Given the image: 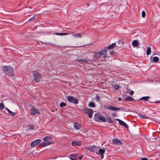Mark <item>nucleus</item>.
Returning a JSON list of instances; mask_svg holds the SVG:
<instances>
[{
	"label": "nucleus",
	"mask_w": 160,
	"mask_h": 160,
	"mask_svg": "<svg viewBox=\"0 0 160 160\" xmlns=\"http://www.w3.org/2000/svg\"><path fill=\"white\" fill-rule=\"evenodd\" d=\"M142 16L143 17H145V15H146V13H145V12L144 11H143L142 12Z\"/></svg>",
	"instance_id": "37"
},
{
	"label": "nucleus",
	"mask_w": 160,
	"mask_h": 160,
	"mask_svg": "<svg viewBox=\"0 0 160 160\" xmlns=\"http://www.w3.org/2000/svg\"><path fill=\"white\" fill-rule=\"evenodd\" d=\"M110 54H111V55H112V54H113V53H112V52H111V51H110Z\"/></svg>",
	"instance_id": "46"
},
{
	"label": "nucleus",
	"mask_w": 160,
	"mask_h": 160,
	"mask_svg": "<svg viewBox=\"0 0 160 160\" xmlns=\"http://www.w3.org/2000/svg\"><path fill=\"white\" fill-rule=\"evenodd\" d=\"M95 148V146H92V147H90L89 149H91L92 150H93V151H94L93 150Z\"/></svg>",
	"instance_id": "38"
},
{
	"label": "nucleus",
	"mask_w": 160,
	"mask_h": 160,
	"mask_svg": "<svg viewBox=\"0 0 160 160\" xmlns=\"http://www.w3.org/2000/svg\"><path fill=\"white\" fill-rule=\"evenodd\" d=\"M5 109L7 110L8 112V114L10 116H15L16 114V113L14 112H12L10 110H9L8 108H5Z\"/></svg>",
	"instance_id": "15"
},
{
	"label": "nucleus",
	"mask_w": 160,
	"mask_h": 160,
	"mask_svg": "<svg viewBox=\"0 0 160 160\" xmlns=\"http://www.w3.org/2000/svg\"><path fill=\"white\" fill-rule=\"evenodd\" d=\"M71 156L72 157L77 158L78 157V155L77 154H71Z\"/></svg>",
	"instance_id": "34"
},
{
	"label": "nucleus",
	"mask_w": 160,
	"mask_h": 160,
	"mask_svg": "<svg viewBox=\"0 0 160 160\" xmlns=\"http://www.w3.org/2000/svg\"><path fill=\"white\" fill-rule=\"evenodd\" d=\"M82 144V142L79 141H73L72 142L71 145L72 146L75 145H77L78 146H81Z\"/></svg>",
	"instance_id": "12"
},
{
	"label": "nucleus",
	"mask_w": 160,
	"mask_h": 160,
	"mask_svg": "<svg viewBox=\"0 0 160 160\" xmlns=\"http://www.w3.org/2000/svg\"><path fill=\"white\" fill-rule=\"evenodd\" d=\"M0 108L2 110L4 109V105L3 102L0 103Z\"/></svg>",
	"instance_id": "31"
},
{
	"label": "nucleus",
	"mask_w": 160,
	"mask_h": 160,
	"mask_svg": "<svg viewBox=\"0 0 160 160\" xmlns=\"http://www.w3.org/2000/svg\"><path fill=\"white\" fill-rule=\"evenodd\" d=\"M52 137L50 136H47L45 137L43 140L44 141H47L48 140H52Z\"/></svg>",
	"instance_id": "21"
},
{
	"label": "nucleus",
	"mask_w": 160,
	"mask_h": 160,
	"mask_svg": "<svg viewBox=\"0 0 160 160\" xmlns=\"http://www.w3.org/2000/svg\"><path fill=\"white\" fill-rule=\"evenodd\" d=\"M88 106L89 107H94L95 106L94 103L93 102H91L89 103L88 104Z\"/></svg>",
	"instance_id": "28"
},
{
	"label": "nucleus",
	"mask_w": 160,
	"mask_h": 160,
	"mask_svg": "<svg viewBox=\"0 0 160 160\" xmlns=\"http://www.w3.org/2000/svg\"><path fill=\"white\" fill-rule=\"evenodd\" d=\"M154 102V103H160V101H155Z\"/></svg>",
	"instance_id": "44"
},
{
	"label": "nucleus",
	"mask_w": 160,
	"mask_h": 160,
	"mask_svg": "<svg viewBox=\"0 0 160 160\" xmlns=\"http://www.w3.org/2000/svg\"><path fill=\"white\" fill-rule=\"evenodd\" d=\"M116 120L119 122V123L120 125L124 126L126 128H128V126L125 122L122 120L118 119H117Z\"/></svg>",
	"instance_id": "14"
},
{
	"label": "nucleus",
	"mask_w": 160,
	"mask_h": 160,
	"mask_svg": "<svg viewBox=\"0 0 160 160\" xmlns=\"http://www.w3.org/2000/svg\"><path fill=\"white\" fill-rule=\"evenodd\" d=\"M76 60L79 62L82 63H87L88 62L87 60L80 59H77Z\"/></svg>",
	"instance_id": "20"
},
{
	"label": "nucleus",
	"mask_w": 160,
	"mask_h": 160,
	"mask_svg": "<svg viewBox=\"0 0 160 160\" xmlns=\"http://www.w3.org/2000/svg\"><path fill=\"white\" fill-rule=\"evenodd\" d=\"M134 94V92L133 91H131L130 93V95H132Z\"/></svg>",
	"instance_id": "39"
},
{
	"label": "nucleus",
	"mask_w": 160,
	"mask_h": 160,
	"mask_svg": "<svg viewBox=\"0 0 160 160\" xmlns=\"http://www.w3.org/2000/svg\"><path fill=\"white\" fill-rule=\"evenodd\" d=\"M82 156H82H82H81L80 157L78 158H79V159H80V160L82 159Z\"/></svg>",
	"instance_id": "43"
},
{
	"label": "nucleus",
	"mask_w": 160,
	"mask_h": 160,
	"mask_svg": "<svg viewBox=\"0 0 160 160\" xmlns=\"http://www.w3.org/2000/svg\"><path fill=\"white\" fill-rule=\"evenodd\" d=\"M67 33H56V34L57 35H65L67 34Z\"/></svg>",
	"instance_id": "35"
},
{
	"label": "nucleus",
	"mask_w": 160,
	"mask_h": 160,
	"mask_svg": "<svg viewBox=\"0 0 160 160\" xmlns=\"http://www.w3.org/2000/svg\"><path fill=\"white\" fill-rule=\"evenodd\" d=\"M2 70L4 73L8 76H12L14 75L13 69L9 66H4L2 67Z\"/></svg>",
	"instance_id": "2"
},
{
	"label": "nucleus",
	"mask_w": 160,
	"mask_h": 160,
	"mask_svg": "<svg viewBox=\"0 0 160 160\" xmlns=\"http://www.w3.org/2000/svg\"><path fill=\"white\" fill-rule=\"evenodd\" d=\"M139 116L141 118H147V119L149 118L148 117H147L146 116H143L141 114L139 115Z\"/></svg>",
	"instance_id": "32"
},
{
	"label": "nucleus",
	"mask_w": 160,
	"mask_h": 160,
	"mask_svg": "<svg viewBox=\"0 0 160 160\" xmlns=\"http://www.w3.org/2000/svg\"><path fill=\"white\" fill-rule=\"evenodd\" d=\"M73 125L74 128L77 130L80 129L81 127V125L79 122H77L74 123Z\"/></svg>",
	"instance_id": "13"
},
{
	"label": "nucleus",
	"mask_w": 160,
	"mask_h": 160,
	"mask_svg": "<svg viewBox=\"0 0 160 160\" xmlns=\"http://www.w3.org/2000/svg\"><path fill=\"white\" fill-rule=\"evenodd\" d=\"M112 116L113 117H116L117 116V115L115 113H113L112 114Z\"/></svg>",
	"instance_id": "40"
},
{
	"label": "nucleus",
	"mask_w": 160,
	"mask_h": 160,
	"mask_svg": "<svg viewBox=\"0 0 160 160\" xmlns=\"http://www.w3.org/2000/svg\"><path fill=\"white\" fill-rule=\"evenodd\" d=\"M30 113L32 115H34L37 113H40L34 107H32L30 109Z\"/></svg>",
	"instance_id": "7"
},
{
	"label": "nucleus",
	"mask_w": 160,
	"mask_h": 160,
	"mask_svg": "<svg viewBox=\"0 0 160 160\" xmlns=\"http://www.w3.org/2000/svg\"><path fill=\"white\" fill-rule=\"evenodd\" d=\"M28 129H30L31 130H33L34 129V126L32 124H29L28 125Z\"/></svg>",
	"instance_id": "26"
},
{
	"label": "nucleus",
	"mask_w": 160,
	"mask_h": 160,
	"mask_svg": "<svg viewBox=\"0 0 160 160\" xmlns=\"http://www.w3.org/2000/svg\"><path fill=\"white\" fill-rule=\"evenodd\" d=\"M41 140L40 139H38L32 142L31 143V147H34L36 145H37L38 144H39L41 142Z\"/></svg>",
	"instance_id": "9"
},
{
	"label": "nucleus",
	"mask_w": 160,
	"mask_h": 160,
	"mask_svg": "<svg viewBox=\"0 0 160 160\" xmlns=\"http://www.w3.org/2000/svg\"><path fill=\"white\" fill-rule=\"evenodd\" d=\"M159 60V58L158 57H152L151 56L150 58V61L152 63H156Z\"/></svg>",
	"instance_id": "11"
},
{
	"label": "nucleus",
	"mask_w": 160,
	"mask_h": 160,
	"mask_svg": "<svg viewBox=\"0 0 160 160\" xmlns=\"http://www.w3.org/2000/svg\"><path fill=\"white\" fill-rule=\"evenodd\" d=\"M52 143L49 142H45L43 143H41L40 145L41 146H45L51 144Z\"/></svg>",
	"instance_id": "16"
},
{
	"label": "nucleus",
	"mask_w": 160,
	"mask_h": 160,
	"mask_svg": "<svg viewBox=\"0 0 160 160\" xmlns=\"http://www.w3.org/2000/svg\"><path fill=\"white\" fill-rule=\"evenodd\" d=\"M121 100V98L120 97H118V100L119 101H120Z\"/></svg>",
	"instance_id": "42"
},
{
	"label": "nucleus",
	"mask_w": 160,
	"mask_h": 160,
	"mask_svg": "<svg viewBox=\"0 0 160 160\" xmlns=\"http://www.w3.org/2000/svg\"><path fill=\"white\" fill-rule=\"evenodd\" d=\"M104 108L109 110L114 111H119L120 110V108L115 107L112 106H104Z\"/></svg>",
	"instance_id": "6"
},
{
	"label": "nucleus",
	"mask_w": 160,
	"mask_h": 160,
	"mask_svg": "<svg viewBox=\"0 0 160 160\" xmlns=\"http://www.w3.org/2000/svg\"><path fill=\"white\" fill-rule=\"evenodd\" d=\"M107 121L109 123H111L114 122L112 120V119L109 117L107 118Z\"/></svg>",
	"instance_id": "27"
},
{
	"label": "nucleus",
	"mask_w": 160,
	"mask_h": 160,
	"mask_svg": "<svg viewBox=\"0 0 160 160\" xmlns=\"http://www.w3.org/2000/svg\"><path fill=\"white\" fill-rule=\"evenodd\" d=\"M119 86L117 84L114 85V88L116 89H118L119 88Z\"/></svg>",
	"instance_id": "33"
},
{
	"label": "nucleus",
	"mask_w": 160,
	"mask_h": 160,
	"mask_svg": "<svg viewBox=\"0 0 160 160\" xmlns=\"http://www.w3.org/2000/svg\"><path fill=\"white\" fill-rule=\"evenodd\" d=\"M138 42L137 40H134L132 42V45L134 47H137Z\"/></svg>",
	"instance_id": "17"
},
{
	"label": "nucleus",
	"mask_w": 160,
	"mask_h": 160,
	"mask_svg": "<svg viewBox=\"0 0 160 160\" xmlns=\"http://www.w3.org/2000/svg\"><path fill=\"white\" fill-rule=\"evenodd\" d=\"M101 155V158L102 159H103V157H104L103 154H102Z\"/></svg>",
	"instance_id": "45"
},
{
	"label": "nucleus",
	"mask_w": 160,
	"mask_h": 160,
	"mask_svg": "<svg viewBox=\"0 0 160 160\" xmlns=\"http://www.w3.org/2000/svg\"><path fill=\"white\" fill-rule=\"evenodd\" d=\"M151 52V48L150 47H148L147 50L146 54L147 55H149Z\"/></svg>",
	"instance_id": "25"
},
{
	"label": "nucleus",
	"mask_w": 160,
	"mask_h": 160,
	"mask_svg": "<svg viewBox=\"0 0 160 160\" xmlns=\"http://www.w3.org/2000/svg\"><path fill=\"white\" fill-rule=\"evenodd\" d=\"M73 36L75 37L78 38H81L82 37V36L81 34H73Z\"/></svg>",
	"instance_id": "29"
},
{
	"label": "nucleus",
	"mask_w": 160,
	"mask_h": 160,
	"mask_svg": "<svg viewBox=\"0 0 160 160\" xmlns=\"http://www.w3.org/2000/svg\"><path fill=\"white\" fill-rule=\"evenodd\" d=\"M150 98V97L149 96L143 97L140 98L139 99V100H144L146 101H147Z\"/></svg>",
	"instance_id": "22"
},
{
	"label": "nucleus",
	"mask_w": 160,
	"mask_h": 160,
	"mask_svg": "<svg viewBox=\"0 0 160 160\" xmlns=\"http://www.w3.org/2000/svg\"><path fill=\"white\" fill-rule=\"evenodd\" d=\"M115 45H116L115 44V43H113L112 44H111L110 45H109L108 46V49H112L114 47H115Z\"/></svg>",
	"instance_id": "24"
},
{
	"label": "nucleus",
	"mask_w": 160,
	"mask_h": 160,
	"mask_svg": "<svg viewBox=\"0 0 160 160\" xmlns=\"http://www.w3.org/2000/svg\"><path fill=\"white\" fill-rule=\"evenodd\" d=\"M48 43V42H46V43H44L47 44Z\"/></svg>",
	"instance_id": "48"
},
{
	"label": "nucleus",
	"mask_w": 160,
	"mask_h": 160,
	"mask_svg": "<svg viewBox=\"0 0 160 160\" xmlns=\"http://www.w3.org/2000/svg\"><path fill=\"white\" fill-rule=\"evenodd\" d=\"M66 106V104L63 102H62L60 104V106L61 108H62L63 107Z\"/></svg>",
	"instance_id": "30"
},
{
	"label": "nucleus",
	"mask_w": 160,
	"mask_h": 160,
	"mask_svg": "<svg viewBox=\"0 0 160 160\" xmlns=\"http://www.w3.org/2000/svg\"><path fill=\"white\" fill-rule=\"evenodd\" d=\"M34 80L35 82H39L42 78L41 75L39 73L34 72L33 73Z\"/></svg>",
	"instance_id": "3"
},
{
	"label": "nucleus",
	"mask_w": 160,
	"mask_h": 160,
	"mask_svg": "<svg viewBox=\"0 0 160 160\" xmlns=\"http://www.w3.org/2000/svg\"><path fill=\"white\" fill-rule=\"evenodd\" d=\"M84 112L85 113L88 114L89 118H92V114L93 113V111L92 110L84 108Z\"/></svg>",
	"instance_id": "8"
},
{
	"label": "nucleus",
	"mask_w": 160,
	"mask_h": 160,
	"mask_svg": "<svg viewBox=\"0 0 160 160\" xmlns=\"http://www.w3.org/2000/svg\"><path fill=\"white\" fill-rule=\"evenodd\" d=\"M125 100L126 101H132L134 100V99L132 97L128 96L125 98Z\"/></svg>",
	"instance_id": "18"
},
{
	"label": "nucleus",
	"mask_w": 160,
	"mask_h": 160,
	"mask_svg": "<svg viewBox=\"0 0 160 160\" xmlns=\"http://www.w3.org/2000/svg\"><path fill=\"white\" fill-rule=\"evenodd\" d=\"M105 152V150L104 149H102L101 148H100L99 149L98 154L100 155L103 154ZM97 153H98L97 152H96Z\"/></svg>",
	"instance_id": "19"
},
{
	"label": "nucleus",
	"mask_w": 160,
	"mask_h": 160,
	"mask_svg": "<svg viewBox=\"0 0 160 160\" xmlns=\"http://www.w3.org/2000/svg\"><path fill=\"white\" fill-rule=\"evenodd\" d=\"M95 99L97 101H100V98L97 95L96 98H95Z\"/></svg>",
	"instance_id": "36"
},
{
	"label": "nucleus",
	"mask_w": 160,
	"mask_h": 160,
	"mask_svg": "<svg viewBox=\"0 0 160 160\" xmlns=\"http://www.w3.org/2000/svg\"><path fill=\"white\" fill-rule=\"evenodd\" d=\"M107 49H105L104 50H102L98 52H94L93 57V61L96 62L102 57L103 58H106L107 55Z\"/></svg>",
	"instance_id": "1"
},
{
	"label": "nucleus",
	"mask_w": 160,
	"mask_h": 160,
	"mask_svg": "<svg viewBox=\"0 0 160 160\" xmlns=\"http://www.w3.org/2000/svg\"><path fill=\"white\" fill-rule=\"evenodd\" d=\"M112 143L116 145H120L122 144V142L119 140L114 139L112 140Z\"/></svg>",
	"instance_id": "10"
},
{
	"label": "nucleus",
	"mask_w": 160,
	"mask_h": 160,
	"mask_svg": "<svg viewBox=\"0 0 160 160\" xmlns=\"http://www.w3.org/2000/svg\"><path fill=\"white\" fill-rule=\"evenodd\" d=\"M142 160H148V159L146 158H141Z\"/></svg>",
	"instance_id": "41"
},
{
	"label": "nucleus",
	"mask_w": 160,
	"mask_h": 160,
	"mask_svg": "<svg viewBox=\"0 0 160 160\" xmlns=\"http://www.w3.org/2000/svg\"><path fill=\"white\" fill-rule=\"evenodd\" d=\"M118 43L119 45L118 47H120L123 45V44H124V42H123L122 40H120L118 41Z\"/></svg>",
	"instance_id": "23"
},
{
	"label": "nucleus",
	"mask_w": 160,
	"mask_h": 160,
	"mask_svg": "<svg viewBox=\"0 0 160 160\" xmlns=\"http://www.w3.org/2000/svg\"><path fill=\"white\" fill-rule=\"evenodd\" d=\"M95 119L96 121H98L100 120L103 122H105L106 121V119L103 117L100 116L98 114L96 113L94 115Z\"/></svg>",
	"instance_id": "5"
},
{
	"label": "nucleus",
	"mask_w": 160,
	"mask_h": 160,
	"mask_svg": "<svg viewBox=\"0 0 160 160\" xmlns=\"http://www.w3.org/2000/svg\"><path fill=\"white\" fill-rule=\"evenodd\" d=\"M67 100L70 102L74 104H77L78 103V100L72 96H68L67 98Z\"/></svg>",
	"instance_id": "4"
},
{
	"label": "nucleus",
	"mask_w": 160,
	"mask_h": 160,
	"mask_svg": "<svg viewBox=\"0 0 160 160\" xmlns=\"http://www.w3.org/2000/svg\"><path fill=\"white\" fill-rule=\"evenodd\" d=\"M32 18H31L30 19H29V20H31L32 19Z\"/></svg>",
	"instance_id": "47"
}]
</instances>
